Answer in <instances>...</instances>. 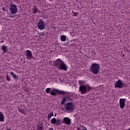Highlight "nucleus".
I'll list each match as a JSON object with an SVG mask.
<instances>
[{"instance_id":"f257e3e1","label":"nucleus","mask_w":130,"mask_h":130,"mask_svg":"<svg viewBox=\"0 0 130 130\" xmlns=\"http://www.w3.org/2000/svg\"><path fill=\"white\" fill-rule=\"evenodd\" d=\"M51 88H47L46 89V93H50L51 96H57V94L59 95H66V94H68V92L63 91V90H59L56 88H52V90Z\"/></svg>"},{"instance_id":"f03ea898","label":"nucleus","mask_w":130,"mask_h":130,"mask_svg":"<svg viewBox=\"0 0 130 130\" xmlns=\"http://www.w3.org/2000/svg\"><path fill=\"white\" fill-rule=\"evenodd\" d=\"M55 67H57L58 70H61L62 71H68V66L62 60L58 58L54 61Z\"/></svg>"},{"instance_id":"7ed1b4c3","label":"nucleus","mask_w":130,"mask_h":130,"mask_svg":"<svg viewBox=\"0 0 130 130\" xmlns=\"http://www.w3.org/2000/svg\"><path fill=\"white\" fill-rule=\"evenodd\" d=\"M101 69V68L99 63H92L90 67L89 72L92 73L93 75H98L100 72Z\"/></svg>"},{"instance_id":"20e7f679","label":"nucleus","mask_w":130,"mask_h":130,"mask_svg":"<svg viewBox=\"0 0 130 130\" xmlns=\"http://www.w3.org/2000/svg\"><path fill=\"white\" fill-rule=\"evenodd\" d=\"M93 89L90 85L87 84V85H81L79 87V92H81V94H86V93H88L90 92L91 90Z\"/></svg>"},{"instance_id":"39448f33","label":"nucleus","mask_w":130,"mask_h":130,"mask_svg":"<svg viewBox=\"0 0 130 130\" xmlns=\"http://www.w3.org/2000/svg\"><path fill=\"white\" fill-rule=\"evenodd\" d=\"M65 110L67 112H74L75 110V103L74 102H68L65 105Z\"/></svg>"},{"instance_id":"423d86ee","label":"nucleus","mask_w":130,"mask_h":130,"mask_svg":"<svg viewBox=\"0 0 130 130\" xmlns=\"http://www.w3.org/2000/svg\"><path fill=\"white\" fill-rule=\"evenodd\" d=\"M126 87V84L123 83V81L119 79L118 81L115 82V88H118L119 89H122Z\"/></svg>"},{"instance_id":"0eeeda50","label":"nucleus","mask_w":130,"mask_h":130,"mask_svg":"<svg viewBox=\"0 0 130 130\" xmlns=\"http://www.w3.org/2000/svg\"><path fill=\"white\" fill-rule=\"evenodd\" d=\"M45 22L41 19H39V22L37 23V27L40 30H44L45 29Z\"/></svg>"},{"instance_id":"6e6552de","label":"nucleus","mask_w":130,"mask_h":130,"mask_svg":"<svg viewBox=\"0 0 130 130\" xmlns=\"http://www.w3.org/2000/svg\"><path fill=\"white\" fill-rule=\"evenodd\" d=\"M51 122L52 124H56V125H61L62 124V122L60 119H56L55 118H53L51 120Z\"/></svg>"},{"instance_id":"1a4fd4ad","label":"nucleus","mask_w":130,"mask_h":130,"mask_svg":"<svg viewBox=\"0 0 130 130\" xmlns=\"http://www.w3.org/2000/svg\"><path fill=\"white\" fill-rule=\"evenodd\" d=\"M9 11H10L11 14L15 15V14H16L17 12H18V8H17V6H16V5H10Z\"/></svg>"},{"instance_id":"9d476101","label":"nucleus","mask_w":130,"mask_h":130,"mask_svg":"<svg viewBox=\"0 0 130 130\" xmlns=\"http://www.w3.org/2000/svg\"><path fill=\"white\" fill-rule=\"evenodd\" d=\"M126 101V99H120L119 100V104L120 107L121 109H123L124 108V106H125V102Z\"/></svg>"},{"instance_id":"9b49d317","label":"nucleus","mask_w":130,"mask_h":130,"mask_svg":"<svg viewBox=\"0 0 130 130\" xmlns=\"http://www.w3.org/2000/svg\"><path fill=\"white\" fill-rule=\"evenodd\" d=\"M62 122L64 123V124L70 125V124L72 123V120L69 117H64L63 118Z\"/></svg>"},{"instance_id":"f8f14e48","label":"nucleus","mask_w":130,"mask_h":130,"mask_svg":"<svg viewBox=\"0 0 130 130\" xmlns=\"http://www.w3.org/2000/svg\"><path fill=\"white\" fill-rule=\"evenodd\" d=\"M26 56L27 59H32L33 58V55H32V52L29 50H27L26 51Z\"/></svg>"},{"instance_id":"ddd939ff","label":"nucleus","mask_w":130,"mask_h":130,"mask_svg":"<svg viewBox=\"0 0 130 130\" xmlns=\"http://www.w3.org/2000/svg\"><path fill=\"white\" fill-rule=\"evenodd\" d=\"M1 48L3 51V54L8 52V46L3 45Z\"/></svg>"},{"instance_id":"4468645a","label":"nucleus","mask_w":130,"mask_h":130,"mask_svg":"<svg viewBox=\"0 0 130 130\" xmlns=\"http://www.w3.org/2000/svg\"><path fill=\"white\" fill-rule=\"evenodd\" d=\"M0 121L4 122L5 121V115L3 114V112L0 111Z\"/></svg>"},{"instance_id":"2eb2a0df","label":"nucleus","mask_w":130,"mask_h":130,"mask_svg":"<svg viewBox=\"0 0 130 130\" xmlns=\"http://www.w3.org/2000/svg\"><path fill=\"white\" fill-rule=\"evenodd\" d=\"M11 75L12 77H13V78H14V80H16V81H17V80H19V76H18L16 74H15V73H14V72H11Z\"/></svg>"},{"instance_id":"dca6fc26","label":"nucleus","mask_w":130,"mask_h":130,"mask_svg":"<svg viewBox=\"0 0 130 130\" xmlns=\"http://www.w3.org/2000/svg\"><path fill=\"white\" fill-rule=\"evenodd\" d=\"M35 7L32 10V14L33 15H35L36 13H38V11H39V9H37V7H35V6H34Z\"/></svg>"},{"instance_id":"f3484780","label":"nucleus","mask_w":130,"mask_h":130,"mask_svg":"<svg viewBox=\"0 0 130 130\" xmlns=\"http://www.w3.org/2000/svg\"><path fill=\"white\" fill-rule=\"evenodd\" d=\"M60 40L61 41H62L63 42H64V41H67V36L65 35H62L60 36Z\"/></svg>"},{"instance_id":"a211bd4d","label":"nucleus","mask_w":130,"mask_h":130,"mask_svg":"<svg viewBox=\"0 0 130 130\" xmlns=\"http://www.w3.org/2000/svg\"><path fill=\"white\" fill-rule=\"evenodd\" d=\"M67 100H68V99H66V98L63 97L62 101L60 102V105H63V104H65L66 102H67Z\"/></svg>"},{"instance_id":"6ab92c4d","label":"nucleus","mask_w":130,"mask_h":130,"mask_svg":"<svg viewBox=\"0 0 130 130\" xmlns=\"http://www.w3.org/2000/svg\"><path fill=\"white\" fill-rule=\"evenodd\" d=\"M52 116H53V112H51L49 114H48L47 116L48 120H49V119H50V118H51Z\"/></svg>"},{"instance_id":"aec40b11","label":"nucleus","mask_w":130,"mask_h":130,"mask_svg":"<svg viewBox=\"0 0 130 130\" xmlns=\"http://www.w3.org/2000/svg\"><path fill=\"white\" fill-rule=\"evenodd\" d=\"M78 83L79 84V85H84V84L85 83V81H83V80H79L78 81Z\"/></svg>"},{"instance_id":"412c9836","label":"nucleus","mask_w":130,"mask_h":130,"mask_svg":"<svg viewBox=\"0 0 130 130\" xmlns=\"http://www.w3.org/2000/svg\"><path fill=\"white\" fill-rule=\"evenodd\" d=\"M11 76L9 77V74H7V76H6V80L7 81H8V82H11V78H10Z\"/></svg>"},{"instance_id":"4be33fe9","label":"nucleus","mask_w":130,"mask_h":130,"mask_svg":"<svg viewBox=\"0 0 130 130\" xmlns=\"http://www.w3.org/2000/svg\"><path fill=\"white\" fill-rule=\"evenodd\" d=\"M39 130H43V123H41V126L38 128Z\"/></svg>"},{"instance_id":"5701e85b","label":"nucleus","mask_w":130,"mask_h":130,"mask_svg":"<svg viewBox=\"0 0 130 130\" xmlns=\"http://www.w3.org/2000/svg\"><path fill=\"white\" fill-rule=\"evenodd\" d=\"M91 55L93 57L95 56V55H96V53L94 51H91Z\"/></svg>"},{"instance_id":"b1692460","label":"nucleus","mask_w":130,"mask_h":130,"mask_svg":"<svg viewBox=\"0 0 130 130\" xmlns=\"http://www.w3.org/2000/svg\"><path fill=\"white\" fill-rule=\"evenodd\" d=\"M20 112H21V113L24 114V113L25 112V111L23 109H21L19 111Z\"/></svg>"},{"instance_id":"393cba45","label":"nucleus","mask_w":130,"mask_h":130,"mask_svg":"<svg viewBox=\"0 0 130 130\" xmlns=\"http://www.w3.org/2000/svg\"><path fill=\"white\" fill-rule=\"evenodd\" d=\"M41 126V124H38L37 125V128L39 129Z\"/></svg>"},{"instance_id":"a878e982","label":"nucleus","mask_w":130,"mask_h":130,"mask_svg":"<svg viewBox=\"0 0 130 130\" xmlns=\"http://www.w3.org/2000/svg\"><path fill=\"white\" fill-rule=\"evenodd\" d=\"M64 98H66V99H67V100H68L69 99H70V96H63Z\"/></svg>"},{"instance_id":"bb28decb","label":"nucleus","mask_w":130,"mask_h":130,"mask_svg":"<svg viewBox=\"0 0 130 130\" xmlns=\"http://www.w3.org/2000/svg\"><path fill=\"white\" fill-rule=\"evenodd\" d=\"M69 100H70V101H74V99H73L71 98H69Z\"/></svg>"},{"instance_id":"cd10ccee","label":"nucleus","mask_w":130,"mask_h":130,"mask_svg":"<svg viewBox=\"0 0 130 130\" xmlns=\"http://www.w3.org/2000/svg\"><path fill=\"white\" fill-rule=\"evenodd\" d=\"M78 15V12H75V17H76Z\"/></svg>"},{"instance_id":"c85d7f7f","label":"nucleus","mask_w":130,"mask_h":130,"mask_svg":"<svg viewBox=\"0 0 130 130\" xmlns=\"http://www.w3.org/2000/svg\"><path fill=\"white\" fill-rule=\"evenodd\" d=\"M41 35V36H44V32H42Z\"/></svg>"},{"instance_id":"c756f323","label":"nucleus","mask_w":130,"mask_h":130,"mask_svg":"<svg viewBox=\"0 0 130 130\" xmlns=\"http://www.w3.org/2000/svg\"><path fill=\"white\" fill-rule=\"evenodd\" d=\"M2 9L3 11H6V9H5V7H3Z\"/></svg>"},{"instance_id":"7c9ffc66","label":"nucleus","mask_w":130,"mask_h":130,"mask_svg":"<svg viewBox=\"0 0 130 130\" xmlns=\"http://www.w3.org/2000/svg\"><path fill=\"white\" fill-rule=\"evenodd\" d=\"M77 129L80 130V129H81V128L80 127H77Z\"/></svg>"},{"instance_id":"2f4dec72","label":"nucleus","mask_w":130,"mask_h":130,"mask_svg":"<svg viewBox=\"0 0 130 130\" xmlns=\"http://www.w3.org/2000/svg\"><path fill=\"white\" fill-rule=\"evenodd\" d=\"M49 130H53V127L50 128Z\"/></svg>"},{"instance_id":"473e14b6","label":"nucleus","mask_w":130,"mask_h":130,"mask_svg":"<svg viewBox=\"0 0 130 130\" xmlns=\"http://www.w3.org/2000/svg\"><path fill=\"white\" fill-rule=\"evenodd\" d=\"M10 18H14V16L10 15Z\"/></svg>"},{"instance_id":"72a5a7b5","label":"nucleus","mask_w":130,"mask_h":130,"mask_svg":"<svg viewBox=\"0 0 130 130\" xmlns=\"http://www.w3.org/2000/svg\"><path fill=\"white\" fill-rule=\"evenodd\" d=\"M7 130H11V128H7Z\"/></svg>"},{"instance_id":"f704fd0d","label":"nucleus","mask_w":130,"mask_h":130,"mask_svg":"<svg viewBox=\"0 0 130 130\" xmlns=\"http://www.w3.org/2000/svg\"><path fill=\"white\" fill-rule=\"evenodd\" d=\"M2 43H4V42L3 40H2Z\"/></svg>"},{"instance_id":"c9c22d12","label":"nucleus","mask_w":130,"mask_h":130,"mask_svg":"<svg viewBox=\"0 0 130 130\" xmlns=\"http://www.w3.org/2000/svg\"><path fill=\"white\" fill-rule=\"evenodd\" d=\"M54 115H55V116H56V114H55Z\"/></svg>"},{"instance_id":"e433bc0d","label":"nucleus","mask_w":130,"mask_h":130,"mask_svg":"<svg viewBox=\"0 0 130 130\" xmlns=\"http://www.w3.org/2000/svg\"><path fill=\"white\" fill-rule=\"evenodd\" d=\"M127 130H130V128L129 129H127Z\"/></svg>"},{"instance_id":"4c0bfd02","label":"nucleus","mask_w":130,"mask_h":130,"mask_svg":"<svg viewBox=\"0 0 130 130\" xmlns=\"http://www.w3.org/2000/svg\"><path fill=\"white\" fill-rule=\"evenodd\" d=\"M54 29H55V27H54Z\"/></svg>"},{"instance_id":"58836bf2","label":"nucleus","mask_w":130,"mask_h":130,"mask_svg":"<svg viewBox=\"0 0 130 130\" xmlns=\"http://www.w3.org/2000/svg\"><path fill=\"white\" fill-rule=\"evenodd\" d=\"M49 1H53V0H49Z\"/></svg>"},{"instance_id":"ea45409f","label":"nucleus","mask_w":130,"mask_h":130,"mask_svg":"<svg viewBox=\"0 0 130 130\" xmlns=\"http://www.w3.org/2000/svg\"><path fill=\"white\" fill-rule=\"evenodd\" d=\"M123 56H124V54H123Z\"/></svg>"},{"instance_id":"a19ab883","label":"nucleus","mask_w":130,"mask_h":130,"mask_svg":"<svg viewBox=\"0 0 130 130\" xmlns=\"http://www.w3.org/2000/svg\"><path fill=\"white\" fill-rule=\"evenodd\" d=\"M14 1H17V0H14Z\"/></svg>"}]
</instances>
